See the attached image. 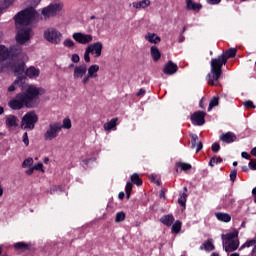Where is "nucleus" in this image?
<instances>
[{"instance_id":"obj_1","label":"nucleus","mask_w":256,"mask_h":256,"mask_svg":"<svg viewBox=\"0 0 256 256\" xmlns=\"http://www.w3.org/2000/svg\"><path fill=\"white\" fill-rule=\"evenodd\" d=\"M37 11L33 6H30L14 16L16 25H25L18 29L15 39L18 45H31V37H33V29L27 26L31 24V21L35 19Z\"/></svg>"},{"instance_id":"obj_2","label":"nucleus","mask_w":256,"mask_h":256,"mask_svg":"<svg viewBox=\"0 0 256 256\" xmlns=\"http://www.w3.org/2000/svg\"><path fill=\"white\" fill-rule=\"evenodd\" d=\"M39 95L41 92L35 86H29L25 92L18 93L8 103L12 111H21V109H35L39 105Z\"/></svg>"},{"instance_id":"obj_3","label":"nucleus","mask_w":256,"mask_h":256,"mask_svg":"<svg viewBox=\"0 0 256 256\" xmlns=\"http://www.w3.org/2000/svg\"><path fill=\"white\" fill-rule=\"evenodd\" d=\"M223 65H225V51H223L217 58L211 59V70L206 76L208 85H212V87H217L219 85V79H221V75H223Z\"/></svg>"},{"instance_id":"obj_4","label":"nucleus","mask_w":256,"mask_h":256,"mask_svg":"<svg viewBox=\"0 0 256 256\" xmlns=\"http://www.w3.org/2000/svg\"><path fill=\"white\" fill-rule=\"evenodd\" d=\"M239 231L232 229L225 236V251H237L239 247Z\"/></svg>"},{"instance_id":"obj_5","label":"nucleus","mask_w":256,"mask_h":256,"mask_svg":"<svg viewBox=\"0 0 256 256\" xmlns=\"http://www.w3.org/2000/svg\"><path fill=\"white\" fill-rule=\"evenodd\" d=\"M39 121V116H37V113L35 111L27 112L23 117L21 121V127L22 129H29L30 131H33L35 129V123Z\"/></svg>"},{"instance_id":"obj_6","label":"nucleus","mask_w":256,"mask_h":256,"mask_svg":"<svg viewBox=\"0 0 256 256\" xmlns=\"http://www.w3.org/2000/svg\"><path fill=\"white\" fill-rule=\"evenodd\" d=\"M61 37H63V34L55 28H48L44 32V39L53 45H59L61 43Z\"/></svg>"},{"instance_id":"obj_7","label":"nucleus","mask_w":256,"mask_h":256,"mask_svg":"<svg viewBox=\"0 0 256 256\" xmlns=\"http://www.w3.org/2000/svg\"><path fill=\"white\" fill-rule=\"evenodd\" d=\"M62 126L59 123H50L49 129L44 133L45 141H53L59 135Z\"/></svg>"},{"instance_id":"obj_8","label":"nucleus","mask_w":256,"mask_h":256,"mask_svg":"<svg viewBox=\"0 0 256 256\" xmlns=\"http://www.w3.org/2000/svg\"><path fill=\"white\" fill-rule=\"evenodd\" d=\"M133 184L137 185V187H141L143 185V180L139 177V174L134 173L131 176V182L126 183V198L131 199V191H133Z\"/></svg>"},{"instance_id":"obj_9","label":"nucleus","mask_w":256,"mask_h":256,"mask_svg":"<svg viewBox=\"0 0 256 256\" xmlns=\"http://www.w3.org/2000/svg\"><path fill=\"white\" fill-rule=\"evenodd\" d=\"M74 41L79 43L80 45H89L93 41V35L91 34H83L81 32H75L72 35Z\"/></svg>"},{"instance_id":"obj_10","label":"nucleus","mask_w":256,"mask_h":256,"mask_svg":"<svg viewBox=\"0 0 256 256\" xmlns=\"http://www.w3.org/2000/svg\"><path fill=\"white\" fill-rule=\"evenodd\" d=\"M63 9V4H50L48 7L42 10V15L45 17H55L59 11Z\"/></svg>"},{"instance_id":"obj_11","label":"nucleus","mask_w":256,"mask_h":256,"mask_svg":"<svg viewBox=\"0 0 256 256\" xmlns=\"http://www.w3.org/2000/svg\"><path fill=\"white\" fill-rule=\"evenodd\" d=\"M205 115H207V113L203 111L194 112L190 118L192 125H197L198 127L205 125Z\"/></svg>"},{"instance_id":"obj_12","label":"nucleus","mask_w":256,"mask_h":256,"mask_svg":"<svg viewBox=\"0 0 256 256\" xmlns=\"http://www.w3.org/2000/svg\"><path fill=\"white\" fill-rule=\"evenodd\" d=\"M86 49L90 51L91 55H94V57L99 58L101 56V53L103 52V43L95 42L86 47Z\"/></svg>"},{"instance_id":"obj_13","label":"nucleus","mask_w":256,"mask_h":256,"mask_svg":"<svg viewBox=\"0 0 256 256\" xmlns=\"http://www.w3.org/2000/svg\"><path fill=\"white\" fill-rule=\"evenodd\" d=\"M10 59H21L23 57V47L20 44L8 48Z\"/></svg>"},{"instance_id":"obj_14","label":"nucleus","mask_w":256,"mask_h":256,"mask_svg":"<svg viewBox=\"0 0 256 256\" xmlns=\"http://www.w3.org/2000/svg\"><path fill=\"white\" fill-rule=\"evenodd\" d=\"M179 71V66L173 61H168L163 68L164 75H175Z\"/></svg>"},{"instance_id":"obj_15","label":"nucleus","mask_w":256,"mask_h":256,"mask_svg":"<svg viewBox=\"0 0 256 256\" xmlns=\"http://www.w3.org/2000/svg\"><path fill=\"white\" fill-rule=\"evenodd\" d=\"M87 75V64H82L74 68V79H83Z\"/></svg>"},{"instance_id":"obj_16","label":"nucleus","mask_w":256,"mask_h":256,"mask_svg":"<svg viewBox=\"0 0 256 256\" xmlns=\"http://www.w3.org/2000/svg\"><path fill=\"white\" fill-rule=\"evenodd\" d=\"M191 137V149H195V147H197L196 149V153H199V151H201V149H203V142H198L199 141V136H197V134H190Z\"/></svg>"},{"instance_id":"obj_17","label":"nucleus","mask_w":256,"mask_h":256,"mask_svg":"<svg viewBox=\"0 0 256 256\" xmlns=\"http://www.w3.org/2000/svg\"><path fill=\"white\" fill-rule=\"evenodd\" d=\"M6 126L8 129H11L13 127H19V118L15 115H9L6 117Z\"/></svg>"},{"instance_id":"obj_18","label":"nucleus","mask_w":256,"mask_h":256,"mask_svg":"<svg viewBox=\"0 0 256 256\" xmlns=\"http://www.w3.org/2000/svg\"><path fill=\"white\" fill-rule=\"evenodd\" d=\"M7 59H11L9 48H6L4 45H0V63L7 61Z\"/></svg>"},{"instance_id":"obj_19","label":"nucleus","mask_w":256,"mask_h":256,"mask_svg":"<svg viewBox=\"0 0 256 256\" xmlns=\"http://www.w3.org/2000/svg\"><path fill=\"white\" fill-rule=\"evenodd\" d=\"M160 222L166 227H171L175 223V217H173V214L164 215L160 218Z\"/></svg>"},{"instance_id":"obj_20","label":"nucleus","mask_w":256,"mask_h":256,"mask_svg":"<svg viewBox=\"0 0 256 256\" xmlns=\"http://www.w3.org/2000/svg\"><path fill=\"white\" fill-rule=\"evenodd\" d=\"M146 41L149 43H154V45H157V43H161V37H159L155 33H148L145 35Z\"/></svg>"},{"instance_id":"obj_21","label":"nucleus","mask_w":256,"mask_h":256,"mask_svg":"<svg viewBox=\"0 0 256 256\" xmlns=\"http://www.w3.org/2000/svg\"><path fill=\"white\" fill-rule=\"evenodd\" d=\"M203 6L199 3H194L193 0H186V9L188 11H200Z\"/></svg>"},{"instance_id":"obj_22","label":"nucleus","mask_w":256,"mask_h":256,"mask_svg":"<svg viewBox=\"0 0 256 256\" xmlns=\"http://www.w3.org/2000/svg\"><path fill=\"white\" fill-rule=\"evenodd\" d=\"M87 71H88L87 75L89 77H91L92 79H95L98 77L97 73H99V65H97V64L91 65L87 69Z\"/></svg>"},{"instance_id":"obj_23","label":"nucleus","mask_w":256,"mask_h":256,"mask_svg":"<svg viewBox=\"0 0 256 256\" xmlns=\"http://www.w3.org/2000/svg\"><path fill=\"white\" fill-rule=\"evenodd\" d=\"M150 55L153 59V61L157 62L159 59H161V51H159V48L157 46H152L150 48Z\"/></svg>"},{"instance_id":"obj_24","label":"nucleus","mask_w":256,"mask_h":256,"mask_svg":"<svg viewBox=\"0 0 256 256\" xmlns=\"http://www.w3.org/2000/svg\"><path fill=\"white\" fill-rule=\"evenodd\" d=\"M30 247H31V244H28L25 242L14 243L15 251H29Z\"/></svg>"},{"instance_id":"obj_25","label":"nucleus","mask_w":256,"mask_h":256,"mask_svg":"<svg viewBox=\"0 0 256 256\" xmlns=\"http://www.w3.org/2000/svg\"><path fill=\"white\" fill-rule=\"evenodd\" d=\"M132 5L133 7H135V9H147V7L151 5V0H142L139 2H133Z\"/></svg>"},{"instance_id":"obj_26","label":"nucleus","mask_w":256,"mask_h":256,"mask_svg":"<svg viewBox=\"0 0 256 256\" xmlns=\"http://www.w3.org/2000/svg\"><path fill=\"white\" fill-rule=\"evenodd\" d=\"M26 77H29L30 79H33L35 77H39V69L31 66L28 68L25 72Z\"/></svg>"},{"instance_id":"obj_27","label":"nucleus","mask_w":256,"mask_h":256,"mask_svg":"<svg viewBox=\"0 0 256 256\" xmlns=\"http://www.w3.org/2000/svg\"><path fill=\"white\" fill-rule=\"evenodd\" d=\"M117 121H119V118H112L110 121L106 122L104 124L105 131H111L117 127Z\"/></svg>"},{"instance_id":"obj_28","label":"nucleus","mask_w":256,"mask_h":256,"mask_svg":"<svg viewBox=\"0 0 256 256\" xmlns=\"http://www.w3.org/2000/svg\"><path fill=\"white\" fill-rule=\"evenodd\" d=\"M245 247H253L251 255L256 256V240H248L241 246V249H245Z\"/></svg>"},{"instance_id":"obj_29","label":"nucleus","mask_w":256,"mask_h":256,"mask_svg":"<svg viewBox=\"0 0 256 256\" xmlns=\"http://www.w3.org/2000/svg\"><path fill=\"white\" fill-rule=\"evenodd\" d=\"M205 249V251H215V245H213V240L208 239L203 243L202 246H200V249Z\"/></svg>"},{"instance_id":"obj_30","label":"nucleus","mask_w":256,"mask_h":256,"mask_svg":"<svg viewBox=\"0 0 256 256\" xmlns=\"http://www.w3.org/2000/svg\"><path fill=\"white\" fill-rule=\"evenodd\" d=\"M14 73H16V75H23V73H25V62H20L18 64H16L14 67Z\"/></svg>"},{"instance_id":"obj_31","label":"nucleus","mask_w":256,"mask_h":256,"mask_svg":"<svg viewBox=\"0 0 256 256\" xmlns=\"http://www.w3.org/2000/svg\"><path fill=\"white\" fill-rule=\"evenodd\" d=\"M187 193L185 192H180L179 193V198H178V203L181 207H186L187 206Z\"/></svg>"},{"instance_id":"obj_32","label":"nucleus","mask_w":256,"mask_h":256,"mask_svg":"<svg viewBox=\"0 0 256 256\" xmlns=\"http://www.w3.org/2000/svg\"><path fill=\"white\" fill-rule=\"evenodd\" d=\"M237 141V135L233 132L225 133V143H235Z\"/></svg>"},{"instance_id":"obj_33","label":"nucleus","mask_w":256,"mask_h":256,"mask_svg":"<svg viewBox=\"0 0 256 256\" xmlns=\"http://www.w3.org/2000/svg\"><path fill=\"white\" fill-rule=\"evenodd\" d=\"M19 83H23V77L19 76L11 86L8 87V93H13L16 91L17 87L16 85H19Z\"/></svg>"},{"instance_id":"obj_34","label":"nucleus","mask_w":256,"mask_h":256,"mask_svg":"<svg viewBox=\"0 0 256 256\" xmlns=\"http://www.w3.org/2000/svg\"><path fill=\"white\" fill-rule=\"evenodd\" d=\"M176 167H180L181 171H190V169H192L193 166H191V164L189 163L177 162Z\"/></svg>"},{"instance_id":"obj_35","label":"nucleus","mask_w":256,"mask_h":256,"mask_svg":"<svg viewBox=\"0 0 256 256\" xmlns=\"http://www.w3.org/2000/svg\"><path fill=\"white\" fill-rule=\"evenodd\" d=\"M221 163H223V158L217 156L212 157L209 161L210 167H215V165H219Z\"/></svg>"},{"instance_id":"obj_36","label":"nucleus","mask_w":256,"mask_h":256,"mask_svg":"<svg viewBox=\"0 0 256 256\" xmlns=\"http://www.w3.org/2000/svg\"><path fill=\"white\" fill-rule=\"evenodd\" d=\"M217 105H219V97L214 96L209 102L208 111H211L213 107H217Z\"/></svg>"},{"instance_id":"obj_37","label":"nucleus","mask_w":256,"mask_h":256,"mask_svg":"<svg viewBox=\"0 0 256 256\" xmlns=\"http://www.w3.org/2000/svg\"><path fill=\"white\" fill-rule=\"evenodd\" d=\"M11 5H13V0H4L0 2V10L3 11L4 9H8Z\"/></svg>"},{"instance_id":"obj_38","label":"nucleus","mask_w":256,"mask_h":256,"mask_svg":"<svg viewBox=\"0 0 256 256\" xmlns=\"http://www.w3.org/2000/svg\"><path fill=\"white\" fill-rule=\"evenodd\" d=\"M235 55H237V49L235 48H230L225 52L226 59H231V57H235Z\"/></svg>"},{"instance_id":"obj_39","label":"nucleus","mask_w":256,"mask_h":256,"mask_svg":"<svg viewBox=\"0 0 256 256\" xmlns=\"http://www.w3.org/2000/svg\"><path fill=\"white\" fill-rule=\"evenodd\" d=\"M181 221L177 220L174 224H172V233H180L181 232Z\"/></svg>"},{"instance_id":"obj_40","label":"nucleus","mask_w":256,"mask_h":256,"mask_svg":"<svg viewBox=\"0 0 256 256\" xmlns=\"http://www.w3.org/2000/svg\"><path fill=\"white\" fill-rule=\"evenodd\" d=\"M125 212H117L116 213V218H115V223H122V221H125Z\"/></svg>"},{"instance_id":"obj_41","label":"nucleus","mask_w":256,"mask_h":256,"mask_svg":"<svg viewBox=\"0 0 256 256\" xmlns=\"http://www.w3.org/2000/svg\"><path fill=\"white\" fill-rule=\"evenodd\" d=\"M64 47H67L68 49H73L75 47V42L71 39H65L63 42Z\"/></svg>"},{"instance_id":"obj_42","label":"nucleus","mask_w":256,"mask_h":256,"mask_svg":"<svg viewBox=\"0 0 256 256\" xmlns=\"http://www.w3.org/2000/svg\"><path fill=\"white\" fill-rule=\"evenodd\" d=\"M31 165H33V158H27L22 163L23 169H26V167H31Z\"/></svg>"},{"instance_id":"obj_43","label":"nucleus","mask_w":256,"mask_h":256,"mask_svg":"<svg viewBox=\"0 0 256 256\" xmlns=\"http://www.w3.org/2000/svg\"><path fill=\"white\" fill-rule=\"evenodd\" d=\"M63 129H71V119L65 118L63 120V125L61 126Z\"/></svg>"},{"instance_id":"obj_44","label":"nucleus","mask_w":256,"mask_h":256,"mask_svg":"<svg viewBox=\"0 0 256 256\" xmlns=\"http://www.w3.org/2000/svg\"><path fill=\"white\" fill-rule=\"evenodd\" d=\"M91 54V51L86 48L84 53V61L85 63H91V57L89 56Z\"/></svg>"},{"instance_id":"obj_45","label":"nucleus","mask_w":256,"mask_h":256,"mask_svg":"<svg viewBox=\"0 0 256 256\" xmlns=\"http://www.w3.org/2000/svg\"><path fill=\"white\" fill-rule=\"evenodd\" d=\"M211 150L213 153H219V151H221V145H219V143H213Z\"/></svg>"},{"instance_id":"obj_46","label":"nucleus","mask_w":256,"mask_h":256,"mask_svg":"<svg viewBox=\"0 0 256 256\" xmlns=\"http://www.w3.org/2000/svg\"><path fill=\"white\" fill-rule=\"evenodd\" d=\"M218 221H222L223 223H225V213H221V212H217L215 213Z\"/></svg>"},{"instance_id":"obj_47","label":"nucleus","mask_w":256,"mask_h":256,"mask_svg":"<svg viewBox=\"0 0 256 256\" xmlns=\"http://www.w3.org/2000/svg\"><path fill=\"white\" fill-rule=\"evenodd\" d=\"M34 167V171H41L42 173H45V170H43V163H37Z\"/></svg>"},{"instance_id":"obj_48","label":"nucleus","mask_w":256,"mask_h":256,"mask_svg":"<svg viewBox=\"0 0 256 256\" xmlns=\"http://www.w3.org/2000/svg\"><path fill=\"white\" fill-rule=\"evenodd\" d=\"M22 139H23L24 145H26V147H29V135L27 134V132H25V133L23 134Z\"/></svg>"},{"instance_id":"obj_49","label":"nucleus","mask_w":256,"mask_h":256,"mask_svg":"<svg viewBox=\"0 0 256 256\" xmlns=\"http://www.w3.org/2000/svg\"><path fill=\"white\" fill-rule=\"evenodd\" d=\"M71 61L72 63H79V61H81V58L79 57L78 54H73L71 57Z\"/></svg>"},{"instance_id":"obj_50","label":"nucleus","mask_w":256,"mask_h":256,"mask_svg":"<svg viewBox=\"0 0 256 256\" xmlns=\"http://www.w3.org/2000/svg\"><path fill=\"white\" fill-rule=\"evenodd\" d=\"M235 179H237V171L236 170H232L231 173H230V180L232 182H234Z\"/></svg>"},{"instance_id":"obj_51","label":"nucleus","mask_w":256,"mask_h":256,"mask_svg":"<svg viewBox=\"0 0 256 256\" xmlns=\"http://www.w3.org/2000/svg\"><path fill=\"white\" fill-rule=\"evenodd\" d=\"M248 166L250 167V169H252V171H256V160H251Z\"/></svg>"},{"instance_id":"obj_52","label":"nucleus","mask_w":256,"mask_h":256,"mask_svg":"<svg viewBox=\"0 0 256 256\" xmlns=\"http://www.w3.org/2000/svg\"><path fill=\"white\" fill-rule=\"evenodd\" d=\"M92 79L91 76H89L88 74L85 75L83 78H82V83L83 85H87L89 83V80Z\"/></svg>"},{"instance_id":"obj_53","label":"nucleus","mask_w":256,"mask_h":256,"mask_svg":"<svg viewBox=\"0 0 256 256\" xmlns=\"http://www.w3.org/2000/svg\"><path fill=\"white\" fill-rule=\"evenodd\" d=\"M207 3L209 5H219L221 3V0H207Z\"/></svg>"},{"instance_id":"obj_54","label":"nucleus","mask_w":256,"mask_h":256,"mask_svg":"<svg viewBox=\"0 0 256 256\" xmlns=\"http://www.w3.org/2000/svg\"><path fill=\"white\" fill-rule=\"evenodd\" d=\"M244 107H252V109H255V105H253V102L252 101H246L244 102Z\"/></svg>"},{"instance_id":"obj_55","label":"nucleus","mask_w":256,"mask_h":256,"mask_svg":"<svg viewBox=\"0 0 256 256\" xmlns=\"http://www.w3.org/2000/svg\"><path fill=\"white\" fill-rule=\"evenodd\" d=\"M145 93H146L145 89L141 88V89L137 92L136 95H137V97H141V96L145 95Z\"/></svg>"},{"instance_id":"obj_56","label":"nucleus","mask_w":256,"mask_h":256,"mask_svg":"<svg viewBox=\"0 0 256 256\" xmlns=\"http://www.w3.org/2000/svg\"><path fill=\"white\" fill-rule=\"evenodd\" d=\"M241 156L243 157V159H251V155H249V153L247 152H242Z\"/></svg>"},{"instance_id":"obj_57","label":"nucleus","mask_w":256,"mask_h":256,"mask_svg":"<svg viewBox=\"0 0 256 256\" xmlns=\"http://www.w3.org/2000/svg\"><path fill=\"white\" fill-rule=\"evenodd\" d=\"M221 239H222V247L225 249V233L221 234Z\"/></svg>"},{"instance_id":"obj_58","label":"nucleus","mask_w":256,"mask_h":256,"mask_svg":"<svg viewBox=\"0 0 256 256\" xmlns=\"http://www.w3.org/2000/svg\"><path fill=\"white\" fill-rule=\"evenodd\" d=\"M118 198H119L121 201H123V199H125V192H119Z\"/></svg>"},{"instance_id":"obj_59","label":"nucleus","mask_w":256,"mask_h":256,"mask_svg":"<svg viewBox=\"0 0 256 256\" xmlns=\"http://www.w3.org/2000/svg\"><path fill=\"white\" fill-rule=\"evenodd\" d=\"M35 171V168L34 167H32V168H30V169H28L27 171H26V174L27 175H33V172Z\"/></svg>"},{"instance_id":"obj_60","label":"nucleus","mask_w":256,"mask_h":256,"mask_svg":"<svg viewBox=\"0 0 256 256\" xmlns=\"http://www.w3.org/2000/svg\"><path fill=\"white\" fill-rule=\"evenodd\" d=\"M178 41H179V43H183L185 41V36H183V34H180Z\"/></svg>"},{"instance_id":"obj_61","label":"nucleus","mask_w":256,"mask_h":256,"mask_svg":"<svg viewBox=\"0 0 256 256\" xmlns=\"http://www.w3.org/2000/svg\"><path fill=\"white\" fill-rule=\"evenodd\" d=\"M231 221V215L225 214V223H229Z\"/></svg>"},{"instance_id":"obj_62","label":"nucleus","mask_w":256,"mask_h":256,"mask_svg":"<svg viewBox=\"0 0 256 256\" xmlns=\"http://www.w3.org/2000/svg\"><path fill=\"white\" fill-rule=\"evenodd\" d=\"M252 195H254V203H256V187L252 190Z\"/></svg>"},{"instance_id":"obj_63","label":"nucleus","mask_w":256,"mask_h":256,"mask_svg":"<svg viewBox=\"0 0 256 256\" xmlns=\"http://www.w3.org/2000/svg\"><path fill=\"white\" fill-rule=\"evenodd\" d=\"M220 141L225 142V133H222V134L220 135Z\"/></svg>"},{"instance_id":"obj_64","label":"nucleus","mask_w":256,"mask_h":256,"mask_svg":"<svg viewBox=\"0 0 256 256\" xmlns=\"http://www.w3.org/2000/svg\"><path fill=\"white\" fill-rule=\"evenodd\" d=\"M251 155H253L254 157H256V147L251 150Z\"/></svg>"}]
</instances>
